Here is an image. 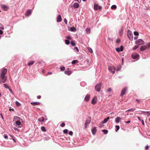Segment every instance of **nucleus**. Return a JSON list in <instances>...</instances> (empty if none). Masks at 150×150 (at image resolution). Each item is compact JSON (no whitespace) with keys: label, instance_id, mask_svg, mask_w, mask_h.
I'll list each match as a JSON object with an SVG mask.
<instances>
[{"label":"nucleus","instance_id":"obj_1","mask_svg":"<svg viewBox=\"0 0 150 150\" xmlns=\"http://www.w3.org/2000/svg\"><path fill=\"white\" fill-rule=\"evenodd\" d=\"M7 72V69L5 68H3L0 70V83L1 82L5 83L7 80L6 74Z\"/></svg>","mask_w":150,"mask_h":150},{"label":"nucleus","instance_id":"obj_2","mask_svg":"<svg viewBox=\"0 0 150 150\" xmlns=\"http://www.w3.org/2000/svg\"><path fill=\"white\" fill-rule=\"evenodd\" d=\"M127 35L130 40L132 41L133 40V34L129 30H128L127 31Z\"/></svg>","mask_w":150,"mask_h":150},{"label":"nucleus","instance_id":"obj_3","mask_svg":"<svg viewBox=\"0 0 150 150\" xmlns=\"http://www.w3.org/2000/svg\"><path fill=\"white\" fill-rule=\"evenodd\" d=\"M135 42L139 46L140 45H143L144 43V40L141 39H139L136 40Z\"/></svg>","mask_w":150,"mask_h":150},{"label":"nucleus","instance_id":"obj_4","mask_svg":"<svg viewBox=\"0 0 150 150\" xmlns=\"http://www.w3.org/2000/svg\"><path fill=\"white\" fill-rule=\"evenodd\" d=\"M101 86V84L99 83L96 85L95 87L96 91L98 92H99L100 91Z\"/></svg>","mask_w":150,"mask_h":150},{"label":"nucleus","instance_id":"obj_5","mask_svg":"<svg viewBox=\"0 0 150 150\" xmlns=\"http://www.w3.org/2000/svg\"><path fill=\"white\" fill-rule=\"evenodd\" d=\"M132 57L133 59H137V60L139 59V55L136 53H134L132 54Z\"/></svg>","mask_w":150,"mask_h":150},{"label":"nucleus","instance_id":"obj_6","mask_svg":"<svg viewBox=\"0 0 150 150\" xmlns=\"http://www.w3.org/2000/svg\"><path fill=\"white\" fill-rule=\"evenodd\" d=\"M102 9V6H99L98 4H95L94 5V9L95 10H101Z\"/></svg>","mask_w":150,"mask_h":150},{"label":"nucleus","instance_id":"obj_7","mask_svg":"<svg viewBox=\"0 0 150 150\" xmlns=\"http://www.w3.org/2000/svg\"><path fill=\"white\" fill-rule=\"evenodd\" d=\"M1 7L3 10L5 11H7L9 8L8 6L3 4H1Z\"/></svg>","mask_w":150,"mask_h":150},{"label":"nucleus","instance_id":"obj_8","mask_svg":"<svg viewBox=\"0 0 150 150\" xmlns=\"http://www.w3.org/2000/svg\"><path fill=\"white\" fill-rule=\"evenodd\" d=\"M91 116H88L86 118V120L85 122V123L86 125H88L89 124L91 121Z\"/></svg>","mask_w":150,"mask_h":150},{"label":"nucleus","instance_id":"obj_9","mask_svg":"<svg viewBox=\"0 0 150 150\" xmlns=\"http://www.w3.org/2000/svg\"><path fill=\"white\" fill-rule=\"evenodd\" d=\"M109 70L112 72L113 74L115 72L116 69L115 67H108Z\"/></svg>","mask_w":150,"mask_h":150},{"label":"nucleus","instance_id":"obj_10","mask_svg":"<svg viewBox=\"0 0 150 150\" xmlns=\"http://www.w3.org/2000/svg\"><path fill=\"white\" fill-rule=\"evenodd\" d=\"M124 47L121 45L120 47H117L116 48V50L117 52H122L123 50Z\"/></svg>","mask_w":150,"mask_h":150},{"label":"nucleus","instance_id":"obj_11","mask_svg":"<svg viewBox=\"0 0 150 150\" xmlns=\"http://www.w3.org/2000/svg\"><path fill=\"white\" fill-rule=\"evenodd\" d=\"M127 89V87L124 88L122 90L120 94V96H124L126 93Z\"/></svg>","mask_w":150,"mask_h":150},{"label":"nucleus","instance_id":"obj_12","mask_svg":"<svg viewBox=\"0 0 150 150\" xmlns=\"http://www.w3.org/2000/svg\"><path fill=\"white\" fill-rule=\"evenodd\" d=\"M15 123L16 124V127L18 128H21V127L22 125L21 124V122L19 120L16 121L15 122Z\"/></svg>","mask_w":150,"mask_h":150},{"label":"nucleus","instance_id":"obj_13","mask_svg":"<svg viewBox=\"0 0 150 150\" xmlns=\"http://www.w3.org/2000/svg\"><path fill=\"white\" fill-rule=\"evenodd\" d=\"M97 102V97L95 96L92 100L91 103L93 105L96 104Z\"/></svg>","mask_w":150,"mask_h":150},{"label":"nucleus","instance_id":"obj_14","mask_svg":"<svg viewBox=\"0 0 150 150\" xmlns=\"http://www.w3.org/2000/svg\"><path fill=\"white\" fill-rule=\"evenodd\" d=\"M90 97V95L89 94H87L84 98V101L86 102H88L89 100Z\"/></svg>","mask_w":150,"mask_h":150},{"label":"nucleus","instance_id":"obj_15","mask_svg":"<svg viewBox=\"0 0 150 150\" xmlns=\"http://www.w3.org/2000/svg\"><path fill=\"white\" fill-rule=\"evenodd\" d=\"M32 13V10L31 9L28 10L26 13L25 16H29L31 15Z\"/></svg>","mask_w":150,"mask_h":150},{"label":"nucleus","instance_id":"obj_16","mask_svg":"<svg viewBox=\"0 0 150 150\" xmlns=\"http://www.w3.org/2000/svg\"><path fill=\"white\" fill-rule=\"evenodd\" d=\"M96 127H94L91 130V132L92 133V134L94 135L96 134Z\"/></svg>","mask_w":150,"mask_h":150},{"label":"nucleus","instance_id":"obj_17","mask_svg":"<svg viewBox=\"0 0 150 150\" xmlns=\"http://www.w3.org/2000/svg\"><path fill=\"white\" fill-rule=\"evenodd\" d=\"M147 48V46L146 45H144L140 47V50L141 51H143L146 50Z\"/></svg>","mask_w":150,"mask_h":150},{"label":"nucleus","instance_id":"obj_18","mask_svg":"<svg viewBox=\"0 0 150 150\" xmlns=\"http://www.w3.org/2000/svg\"><path fill=\"white\" fill-rule=\"evenodd\" d=\"M64 73L66 75L69 76L71 74L72 71L70 70H66L64 71Z\"/></svg>","mask_w":150,"mask_h":150},{"label":"nucleus","instance_id":"obj_19","mask_svg":"<svg viewBox=\"0 0 150 150\" xmlns=\"http://www.w3.org/2000/svg\"><path fill=\"white\" fill-rule=\"evenodd\" d=\"M62 21V17L60 15H59L57 18V22H60Z\"/></svg>","mask_w":150,"mask_h":150},{"label":"nucleus","instance_id":"obj_20","mask_svg":"<svg viewBox=\"0 0 150 150\" xmlns=\"http://www.w3.org/2000/svg\"><path fill=\"white\" fill-rule=\"evenodd\" d=\"M121 120V118L120 117H117L115 119V122L116 123H118Z\"/></svg>","mask_w":150,"mask_h":150},{"label":"nucleus","instance_id":"obj_21","mask_svg":"<svg viewBox=\"0 0 150 150\" xmlns=\"http://www.w3.org/2000/svg\"><path fill=\"white\" fill-rule=\"evenodd\" d=\"M123 27H121V28L119 30V34L120 36H122L123 34Z\"/></svg>","mask_w":150,"mask_h":150},{"label":"nucleus","instance_id":"obj_22","mask_svg":"<svg viewBox=\"0 0 150 150\" xmlns=\"http://www.w3.org/2000/svg\"><path fill=\"white\" fill-rule=\"evenodd\" d=\"M73 6L74 8H76L79 7V4L77 3H75L74 4Z\"/></svg>","mask_w":150,"mask_h":150},{"label":"nucleus","instance_id":"obj_23","mask_svg":"<svg viewBox=\"0 0 150 150\" xmlns=\"http://www.w3.org/2000/svg\"><path fill=\"white\" fill-rule=\"evenodd\" d=\"M109 119H110L109 117H108L106 118H105L103 120V121L102 122V123L103 124L105 123L108 122V120H109Z\"/></svg>","mask_w":150,"mask_h":150},{"label":"nucleus","instance_id":"obj_24","mask_svg":"<svg viewBox=\"0 0 150 150\" xmlns=\"http://www.w3.org/2000/svg\"><path fill=\"white\" fill-rule=\"evenodd\" d=\"M30 104L33 106H35V105H40V103L38 102H31Z\"/></svg>","mask_w":150,"mask_h":150},{"label":"nucleus","instance_id":"obj_25","mask_svg":"<svg viewBox=\"0 0 150 150\" xmlns=\"http://www.w3.org/2000/svg\"><path fill=\"white\" fill-rule=\"evenodd\" d=\"M70 31L72 32H75L76 30V28L74 27H71L70 29Z\"/></svg>","mask_w":150,"mask_h":150},{"label":"nucleus","instance_id":"obj_26","mask_svg":"<svg viewBox=\"0 0 150 150\" xmlns=\"http://www.w3.org/2000/svg\"><path fill=\"white\" fill-rule=\"evenodd\" d=\"M38 121L40 122H43L44 121V118L43 117L39 118L38 120Z\"/></svg>","mask_w":150,"mask_h":150},{"label":"nucleus","instance_id":"obj_27","mask_svg":"<svg viewBox=\"0 0 150 150\" xmlns=\"http://www.w3.org/2000/svg\"><path fill=\"white\" fill-rule=\"evenodd\" d=\"M35 62L34 61H30L28 63V65L30 66L33 65Z\"/></svg>","mask_w":150,"mask_h":150},{"label":"nucleus","instance_id":"obj_28","mask_svg":"<svg viewBox=\"0 0 150 150\" xmlns=\"http://www.w3.org/2000/svg\"><path fill=\"white\" fill-rule=\"evenodd\" d=\"M20 119L21 118L20 117L17 116H15L14 117L13 119V121H16V120H20Z\"/></svg>","mask_w":150,"mask_h":150},{"label":"nucleus","instance_id":"obj_29","mask_svg":"<svg viewBox=\"0 0 150 150\" xmlns=\"http://www.w3.org/2000/svg\"><path fill=\"white\" fill-rule=\"evenodd\" d=\"M86 33L89 34L90 33V28H87L85 30Z\"/></svg>","mask_w":150,"mask_h":150},{"label":"nucleus","instance_id":"obj_30","mask_svg":"<svg viewBox=\"0 0 150 150\" xmlns=\"http://www.w3.org/2000/svg\"><path fill=\"white\" fill-rule=\"evenodd\" d=\"M65 41V43L67 45H68L71 42L70 41H69V40L68 39H66Z\"/></svg>","mask_w":150,"mask_h":150},{"label":"nucleus","instance_id":"obj_31","mask_svg":"<svg viewBox=\"0 0 150 150\" xmlns=\"http://www.w3.org/2000/svg\"><path fill=\"white\" fill-rule=\"evenodd\" d=\"M60 69L61 71H63L65 69V67L63 66H61L60 67Z\"/></svg>","mask_w":150,"mask_h":150},{"label":"nucleus","instance_id":"obj_32","mask_svg":"<svg viewBox=\"0 0 150 150\" xmlns=\"http://www.w3.org/2000/svg\"><path fill=\"white\" fill-rule=\"evenodd\" d=\"M102 132L105 134H106L108 132V131L107 129H104L102 130Z\"/></svg>","mask_w":150,"mask_h":150},{"label":"nucleus","instance_id":"obj_33","mask_svg":"<svg viewBox=\"0 0 150 150\" xmlns=\"http://www.w3.org/2000/svg\"><path fill=\"white\" fill-rule=\"evenodd\" d=\"M115 127L116 128L115 131L116 132H117L120 129V126L119 125H116Z\"/></svg>","mask_w":150,"mask_h":150},{"label":"nucleus","instance_id":"obj_34","mask_svg":"<svg viewBox=\"0 0 150 150\" xmlns=\"http://www.w3.org/2000/svg\"><path fill=\"white\" fill-rule=\"evenodd\" d=\"M41 130L42 131L44 132L46 131V129L45 127L44 126H42L41 127Z\"/></svg>","mask_w":150,"mask_h":150},{"label":"nucleus","instance_id":"obj_35","mask_svg":"<svg viewBox=\"0 0 150 150\" xmlns=\"http://www.w3.org/2000/svg\"><path fill=\"white\" fill-rule=\"evenodd\" d=\"M111 8L112 9H115L116 8L117 6L115 5H113L111 6Z\"/></svg>","mask_w":150,"mask_h":150},{"label":"nucleus","instance_id":"obj_36","mask_svg":"<svg viewBox=\"0 0 150 150\" xmlns=\"http://www.w3.org/2000/svg\"><path fill=\"white\" fill-rule=\"evenodd\" d=\"M78 62V61L77 60H73L71 62V63L72 64H75L76 63H77Z\"/></svg>","mask_w":150,"mask_h":150},{"label":"nucleus","instance_id":"obj_37","mask_svg":"<svg viewBox=\"0 0 150 150\" xmlns=\"http://www.w3.org/2000/svg\"><path fill=\"white\" fill-rule=\"evenodd\" d=\"M70 43H71V45H72V46H76V44L74 41H71V42Z\"/></svg>","mask_w":150,"mask_h":150},{"label":"nucleus","instance_id":"obj_38","mask_svg":"<svg viewBox=\"0 0 150 150\" xmlns=\"http://www.w3.org/2000/svg\"><path fill=\"white\" fill-rule=\"evenodd\" d=\"M15 103L16 105L17 106H19L21 105V103L17 101H16Z\"/></svg>","mask_w":150,"mask_h":150},{"label":"nucleus","instance_id":"obj_39","mask_svg":"<svg viewBox=\"0 0 150 150\" xmlns=\"http://www.w3.org/2000/svg\"><path fill=\"white\" fill-rule=\"evenodd\" d=\"M134 34L136 36H138L139 35V33L137 31H134Z\"/></svg>","mask_w":150,"mask_h":150},{"label":"nucleus","instance_id":"obj_40","mask_svg":"<svg viewBox=\"0 0 150 150\" xmlns=\"http://www.w3.org/2000/svg\"><path fill=\"white\" fill-rule=\"evenodd\" d=\"M88 50L89 51V52L91 53H92L93 52V51L92 50V49L89 47H88Z\"/></svg>","mask_w":150,"mask_h":150},{"label":"nucleus","instance_id":"obj_41","mask_svg":"<svg viewBox=\"0 0 150 150\" xmlns=\"http://www.w3.org/2000/svg\"><path fill=\"white\" fill-rule=\"evenodd\" d=\"M68 130L67 129H65L63 130V132L64 134H67L68 133Z\"/></svg>","mask_w":150,"mask_h":150},{"label":"nucleus","instance_id":"obj_42","mask_svg":"<svg viewBox=\"0 0 150 150\" xmlns=\"http://www.w3.org/2000/svg\"><path fill=\"white\" fill-rule=\"evenodd\" d=\"M74 50L75 51V50H76L77 52H79V49L76 47H74Z\"/></svg>","mask_w":150,"mask_h":150},{"label":"nucleus","instance_id":"obj_43","mask_svg":"<svg viewBox=\"0 0 150 150\" xmlns=\"http://www.w3.org/2000/svg\"><path fill=\"white\" fill-rule=\"evenodd\" d=\"M139 47V46L137 45L135 46L133 48V50H135L137 49L138 47Z\"/></svg>","mask_w":150,"mask_h":150},{"label":"nucleus","instance_id":"obj_44","mask_svg":"<svg viewBox=\"0 0 150 150\" xmlns=\"http://www.w3.org/2000/svg\"><path fill=\"white\" fill-rule=\"evenodd\" d=\"M3 86L4 87L6 88L9 89V87L8 86L6 83L4 84Z\"/></svg>","mask_w":150,"mask_h":150},{"label":"nucleus","instance_id":"obj_45","mask_svg":"<svg viewBox=\"0 0 150 150\" xmlns=\"http://www.w3.org/2000/svg\"><path fill=\"white\" fill-rule=\"evenodd\" d=\"M121 66H120L117 67L116 70L117 71H119L121 69Z\"/></svg>","mask_w":150,"mask_h":150},{"label":"nucleus","instance_id":"obj_46","mask_svg":"<svg viewBox=\"0 0 150 150\" xmlns=\"http://www.w3.org/2000/svg\"><path fill=\"white\" fill-rule=\"evenodd\" d=\"M145 113L148 116H150V112L149 111H146L145 112Z\"/></svg>","mask_w":150,"mask_h":150},{"label":"nucleus","instance_id":"obj_47","mask_svg":"<svg viewBox=\"0 0 150 150\" xmlns=\"http://www.w3.org/2000/svg\"><path fill=\"white\" fill-rule=\"evenodd\" d=\"M69 134L71 136H72L73 134V132L72 131H71L69 132Z\"/></svg>","mask_w":150,"mask_h":150},{"label":"nucleus","instance_id":"obj_48","mask_svg":"<svg viewBox=\"0 0 150 150\" xmlns=\"http://www.w3.org/2000/svg\"><path fill=\"white\" fill-rule=\"evenodd\" d=\"M60 126L62 127H63L65 126V124L64 123H62L60 124Z\"/></svg>","mask_w":150,"mask_h":150},{"label":"nucleus","instance_id":"obj_49","mask_svg":"<svg viewBox=\"0 0 150 150\" xmlns=\"http://www.w3.org/2000/svg\"><path fill=\"white\" fill-rule=\"evenodd\" d=\"M14 129L15 130V131H17V132H19L20 131V130L19 129H18V128H16V127H14Z\"/></svg>","mask_w":150,"mask_h":150},{"label":"nucleus","instance_id":"obj_50","mask_svg":"<svg viewBox=\"0 0 150 150\" xmlns=\"http://www.w3.org/2000/svg\"><path fill=\"white\" fill-rule=\"evenodd\" d=\"M64 22L65 24H67V21L66 18H64Z\"/></svg>","mask_w":150,"mask_h":150},{"label":"nucleus","instance_id":"obj_51","mask_svg":"<svg viewBox=\"0 0 150 150\" xmlns=\"http://www.w3.org/2000/svg\"><path fill=\"white\" fill-rule=\"evenodd\" d=\"M120 39H118L116 40V42L117 43H119L120 42Z\"/></svg>","mask_w":150,"mask_h":150},{"label":"nucleus","instance_id":"obj_52","mask_svg":"<svg viewBox=\"0 0 150 150\" xmlns=\"http://www.w3.org/2000/svg\"><path fill=\"white\" fill-rule=\"evenodd\" d=\"M135 110V108H132L129 109V110H130V112H131V111L133 112L134 110Z\"/></svg>","mask_w":150,"mask_h":150},{"label":"nucleus","instance_id":"obj_53","mask_svg":"<svg viewBox=\"0 0 150 150\" xmlns=\"http://www.w3.org/2000/svg\"><path fill=\"white\" fill-rule=\"evenodd\" d=\"M112 90L111 88H109L107 90V91L108 92H110L112 91Z\"/></svg>","mask_w":150,"mask_h":150},{"label":"nucleus","instance_id":"obj_54","mask_svg":"<svg viewBox=\"0 0 150 150\" xmlns=\"http://www.w3.org/2000/svg\"><path fill=\"white\" fill-rule=\"evenodd\" d=\"M66 38L67 39H69L70 40L71 39V37L70 36H66Z\"/></svg>","mask_w":150,"mask_h":150},{"label":"nucleus","instance_id":"obj_55","mask_svg":"<svg viewBox=\"0 0 150 150\" xmlns=\"http://www.w3.org/2000/svg\"><path fill=\"white\" fill-rule=\"evenodd\" d=\"M4 138L5 139H8V136L6 134H5L4 135Z\"/></svg>","mask_w":150,"mask_h":150},{"label":"nucleus","instance_id":"obj_56","mask_svg":"<svg viewBox=\"0 0 150 150\" xmlns=\"http://www.w3.org/2000/svg\"><path fill=\"white\" fill-rule=\"evenodd\" d=\"M8 90H9V91H10L13 94V93L12 90V89L11 88H9V89H8Z\"/></svg>","mask_w":150,"mask_h":150},{"label":"nucleus","instance_id":"obj_57","mask_svg":"<svg viewBox=\"0 0 150 150\" xmlns=\"http://www.w3.org/2000/svg\"><path fill=\"white\" fill-rule=\"evenodd\" d=\"M136 101L139 103H140V102H141V100H138L137 99H136Z\"/></svg>","mask_w":150,"mask_h":150},{"label":"nucleus","instance_id":"obj_58","mask_svg":"<svg viewBox=\"0 0 150 150\" xmlns=\"http://www.w3.org/2000/svg\"><path fill=\"white\" fill-rule=\"evenodd\" d=\"M149 146L148 145H147L145 147V149L146 150H147L149 148Z\"/></svg>","mask_w":150,"mask_h":150},{"label":"nucleus","instance_id":"obj_59","mask_svg":"<svg viewBox=\"0 0 150 150\" xmlns=\"http://www.w3.org/2000/svg\"><path fill=\"white\" fill-rule=\"evenodd\" d=\"M0 116H1V118L3 120H4V117H3L2 114L1 113L0 114Z\"/></svg>","mask_w":150,"mask_h":150},{"label":"nucleus","instance_id":"obj_60","mask_svg":"<svg viewBox=\"0 0 150 150\" xmlns=\"http://www.w3.org/2000/svg\"><path fill=\"white\" fill-rule=\"evenodd\" d=\"M141 121V122H142V124L143 125H144V121L143 120H142Z\"/></svg>","mask_w":150,"mask_h":150},{"label":"nucleus","instance_id":"obj_61","mask_svg":"<svg viewBox=\"0 0 150 150\" xmlns=\"http://www.w3.org/2000/svg\"><path fill=\"white\" fill-rule=\"evenodd\" d=\"M74 1H77L79 3H80L81 1V0H74Z\"/></svg>","mask_w":150,"mask_h":150},{"label":"nucleus","instance_id":"obj_62","mask_svg":"<svg viewBox=\"0 0 150 150\" xmlns=\"http://www.w3.org/2000/svg\"><path fill=\"white\" fill-rule=\"evenodd\" d=\"M3 33V31L1 30L0 29V34H2Z\"/></svg>","mask_w":150,"mask_h":150},{"label":"nucleus","instance_id":"obj_63","mask_svg":"<svg viewBox=\"0 0 150 150\" xmlns=\"http://www.w3.org/2000/svg\"><path fill=\"white\" fill-rule=\"evenodd\" d=\"M12 139L13 140V141H14V142H16V140H15V139H14V137H12Z\"/></svg>","mask_w":150,"mask_h":150},{"label":"nucleus","instance_id":"obj_64","mask_svg":"<svg viewBox=\"0 0 150 150\" xmlns=\"http://www.w3.org/2000/svg\"><path fill=\"white\" fill-rule=\"evenodd\" d=\"M147 47H148L150 48V43H148L147 44Z\"/></svg>","mask_w":150,"mask_h":150}]
</instances>
